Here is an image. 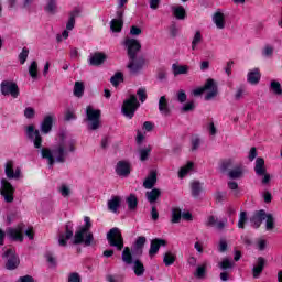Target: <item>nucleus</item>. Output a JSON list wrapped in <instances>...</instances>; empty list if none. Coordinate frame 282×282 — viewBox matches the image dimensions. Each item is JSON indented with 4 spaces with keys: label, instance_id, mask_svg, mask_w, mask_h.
I'll return each mask as SVG.
<instances>
[{
    "label": "nucleus",
    "instance_id": "obj_47",
    "mask_svg": "<svg viewBox=\"0 0 282 282\" xmlns=\"http://www.w3.org/2000/svg\"><path fill=\"white\" fill-rule=\"evenodd\" d=\"M220 270H231V268L235 265L230 259L225 258L223 261L218 264Z\"/></svg>",
    "mask_w": 282,
    "mask_h": 282
},
{
    "label": "nucleus",
    "instance_id": "obj_55",
    "mask_svg": "<svg viewBox=\"0 0 282 282\" xmlns=\"http://www.w3.org/2000/svg\"><path fill=\"white\" fill-rule=\"evenodd\" d=\"M274 54V47L267 45L264 46L262 51V56H265L267 58H270Z\"/></svg>",
    "mask_w": 282,
    "mask_h": 282
},
{
    "label": "nucleus",
    "instance_id": "obj_2",
    "mask_svg": "<svg viewBox=\"0 0 282 282\" xmlns=\"http://www.w3.org/2000/svg\"><path fill=\"white\" fill-rule=\"evenodd\" d=\"M85 226H80L77 228L74 235L73 243L75 246H80V243H84V246H91L94 243V234L89 230H91V218L89 216L84 217Z\"/></svg>",
    "mask_w": 282,
    "mask_h": 282
},
{
    "label": "nucleus",
    "instance_id": "obj_29",
    "mask_svg": "<svg viewBox=\"0 0 282 282\" xmlns=\"http://www.w3.org/2000/svg\"><path fill=\"white\" fill-rule=\"evenodd\" d=\"M254 171L258 176L265 175V173H268V170L265 169V160H263V158H258L256 160Z\"/></svg>",
    "mask_w": 282,
    "mask_h": 282
},
{
    "label": "nucleus",
    "instance_id": "obj_40",
    "mask_svg": "<svg viewBox=\"0 0 282 282\" xmlns=\"http://www.w3.org/2000/svg\"><path fill=\"white\" fill-rule=\"evenodd\" d=\"M126 202L128 204L129 210H135V208H138V197H135V195L130 194Z\"/></svg>",
    "mask_w": 282,
    "mask_h": 282
},
{
    "label": "nucleus",
    "instance_id": "obj_31",
    "mask_svg": "<svg viewBox=\"0 0 282 282\" xmlns=\"http://www.w3.org/2000/svg\"><path fill=\"white\" fill-rule=\"evenodd\" d=\"M172 72H173L174 76H181V75H184V74H188V72H191V66L173 64L172 65Z\"/></svg>",
    "mask_w": 282,
    "mask_h": 282
},
{
    "label": "nucleus",
    "instance_id": "obj_1",
    "mask_svg": "<svg viewBox=\"0 0 282 282\" xmlns=\"http://www.w3.org/2000/svg\"><path fill=\"white\" fill-rule=\"evenodd\" d=\"M69 153H76V139L67 137L65 133L58 135L52 150L47 148L41 150V155L44 160H47L48 166H54V162L63 164Z\"/></svg>",
    "mask_w": 282,
    "mask_h": 282
},
{
    "label": "nucleus",
    "instance_id": "obj_21",
    "mask_svg": "<svg viewBox=\"0 0 282 282\" xmlns=\"http://www.w3.org/2000/svg\"><path fill=\"white\" fill-rule=\"evenodd\" d=\"M155 184H158V171L152 170L144 180L143 187H145L147 191H151Z\"/></svg>",
    "mask_w": 282,
    "mask_h": 282
},
{
    "label": "nucleus",
    "instance_id": "obj_38",
    "mask_svg": "<svg viewBox=\"0 0 282 282\" xmlns=\"http://www.w3.org/2000/svg\"><path fill=\"white\" fill-rule=\"evenodd\" d=\"M145 243H147V237L144 236L138 237L134 242V250L139 252V254H142V249L144 248Z\"/></svg>",
    "mask_w": 282,
    "mask_h": 282
},
{
    "label": "nucleus",
    "instance_id": "obj_60",
    "mask_svg": "<svg viewBox=\"0 0 282 282\" xmlns=\"http://www.w3.org/2000/svg\"><path fill=\"white\" fill-rule=\"evenodd\" d=\"M205 274H206V267L205 265H200L196 269L195 276H197V279H204Z\"/></svg>",
    "mask_w": 282,
    "mask_h": 282
},
{
    "label": "nucleus",
    "instance_id": "obj_52",
    "mask_svg": "<svg viewBox=\"0 0 282 282\" xmlns=\"http://www.w3.org/2000/svg\"><path fill=\"white\" fill-rule=\"evenodd\" d=\"M45 10L50 14H55L56 13V0H48Z\"/></svg>",
    "mask_w": 282,
    "mask_h": 282
},
{
    "label": "nucleus",
    "instance_id": "obj_24",
    "mask_svg": "<svg viewBox=\"0 0 282 282\" xmlns=\"http://www.w3.org/2000/svg\"><path fill=\"white\" fill-rule=\"evenodd\" d=\"M159 111L162 116H171V108L169 107V99H166V96H162L159 99Z\"/></svg>",
    "mask_w": 282,
    "mask_h": 282
},
{
    "label": "nucleus",
    "instance_id": "obj_37",
    "mask_svg": "<svg viewBox=\"0 0 282 282\" xmlns=\"http://www.w3.org/2000/svg\"><path fill=\"white\" fill-rule=\"evenodd\" d=\"M152 148L151 145L139 149V158L141 162H147L149 160V155L151 154Z\"/></svg>",
    "mask_w": 282,
    "mask_h": 282
},
{
    "label": "nucleus",
    "instance_id": "obj_6",
    "mask_svg": "<svg viewBox=\"0 0 282 282\" xmlns=\"http://www.w3.org/2000/svg\"><path fill=\"white\" fill-rule=\"evenodd\" d=\"M0 91L2 96H11V98H19V85L13 80H2L0 84Z\"/></svg>",
    "mask_w": 282,
    "mask_h": 282
},
{
    "label": "nucleus",
    "instance_id": "obj_12",
    "mask_svg": "<svg viewBox=\"0 0 282 282\" xmlns=\"http://www.w3.org/2000/svg\"><path fill=\"white\" fill-rule=\"evenodd\" d=\"M124 45L128 50V58H133V56H138V52L142 50L140 41L135 39L127 37L124 40Z\"/></svg>",
    "mask_w": 282,
    "mask_h": 282
},
{
    "label": "nucleus",
    "instance_id": "obj_59",
    "mask_svg": "<svg viewBox=\"0 0 282 282\" xmlns=\"http://www.w3.org/2000/svg\"><path fill=\"white\" fill-rule=\"evenodd\" d=\"M214 197L216 202L221 203V202H226L227 194L226 192H216Z\"/></svg>",
    "mask_w": 282,
    "mask_h": 282
},
{
    "label": "nucleus",
    "instance_id": "obj_13",
    "mask_svg": "<svg viewBox=\"0 0 282 282\" xmlns=\"http://www.w3.org/2000/svg\"><path fill=\"white\" fill-rule=\"evenodd\" d=\"M26 135L29 140H32L35 149H41V144H43V138L41 137V132L34 129V126H29L26 128Z\"/></svg>",
    "mask_w": 282,
    "mask_h": 282
},
{
    "label": "nucleus",
    "instance_id": "obj_3",
    "mask_svg": "<svg viewBox=\"0 0 282 282\" xmlns=\"http://www.w3.org/2000/svg\"><path fill=\"white\" fill-rule=\"evenodd\" d=\"M139 108L140 101H138V97H135V95H130V97L123 101L121 111L126 118L131 120Z\"/></svg>",
    "mask_w": 282,
    "mask_h": 282
},
{
    "label": "nucleus",
    "instance_id": "obj_63",
    "mask_svg": "<svg viewBox=\"0 0 282 282\" xmlns=\"http://www.w3.org/2000/svg\"><path fill=\"white\" fill-rule=\"evenodd\" d=\"M34 113H35V111H34V108H32V107H28L24 110V116L28 119L34 118Z\"/></svg>",
    "mask_w": 282,
    "mask_h": 282
},
{
    "label": "nucleus",
    "instance_id": "obj_56",
    "mask_svg": "<svg viewBox=\"0 0 282 282\" xmlns=\"http://www.w3.org/2000/svg\"><path fill=\"white\" fill-rule=\"evenodd\" d=\"M137 96H139V99L141 102L147 101V88H139L137 90Z\"/></svg>",
    "mask_w": 282,
    "mask_h": 282
},
{
    "label": "nucleus",
    "instance_id": "obj_4",
    "mask_svg": "<svg viewBox=\"0 0 282 282\" xmlns=\"http://www.w3.org/2000/svg\"><path fill=\"white\" fill-rule=\"evenodd\" d=\"M100 110L94 109L91 106L86 107V122H88L90 131L100 129Z\"/></svg>",
    "mask_w": 282,
    "mask_h": 282
},
{
    "label": "nucleus",
    "instance_id": "obj_58",
    "mask_svg": "<svg viewBox=\"0 0 282 282\" xmlns=\"http://www.w3.org/2000/svg\"><path fill=\"white\" fill-rule=\"evenodd\" d=\"M59 193H61L62 197H69V195H72V189H69V187H67V185H62L59 187Z\"/></svg>",
    "mask_w": 282,
    "mask_h": 282
},
{
    "label": "nucleus",
    "instance_id": "obj_26",
    "mask_svg": "<svg viewBox=\"0 0 282 282\" xmlns=\"http://www.w3.org/2000/svg\"><path fill=\"white\" fill-rule=\"evenodd\" d=\"M247 80L250 85H259V80H261V72H259V68L251 69L247 75Z\"/></svg>",
    "mask_w": 282,
    "mask_h": 282
},
{
    "label": "nucleus",
    "instance_id": "obj_30",
    "mask_svg": "<svg viewBox=\"0 0 282 282\" xmlns=\"http://www.w3.org/2000/svg\"><path fill=\"white\" fill-rule=\"evenodd\" d=\"M145 197L150 204H155V202H158V198L162 197V191H160L159 188H153L145 193Z\"/></svg>",
    "mask_w": 282,
    "mask_h": 282
},
{
    "label": "nucleus",
    "instance_id": "obj_57",
    "mask_svg": "<svg viewBox=\"0 0 282 282\" xmlns=\"http://www.w3.org/2000/svg\"><path fill=\"white\" fill-rule=\"evenodd\" d=\"M83 279L80 278V274L77 272H73L68 274V282H82Z\"/></svg>",
    "mask_w": 282,
    "mask_h": 282
},
{
    "label": "nucleus",
    "instance_id": "obj_23",
    "mask_svg": "<svg viewBox=\"0 0 282 282\" xmlns=\"http://www.w3.org/2000/svg\"><path fill=\"white\" fill-rule=\"evenodd\" d=\"M107 61V55L105 53L97 52L89 57V65L98 67Z\"/></svg>",
    "mask_w": 282,
    "mask_h": 282
},
{
    "label": "nucleus",
    "instance_id": "obj_25",
    "mask_svg": "<svg viewBox=\"0 0 282 282\" xmlns=\"http://www.w3.org/2000/svg\"><path fill=\"white\" fill-rule=\"evenodd\" d=\"M117 17H118V19H113L110 22V30L112 32H121L122 31V25H123L122 11H118Z\"/></svg>",
    "mask_w": 282,
    "mask_h": 282
},
{
    "label": "nucleus",
    "instance_id": "obj_48",
    "mask_svg": "<svg viewBox=\"0 0 282 282\" xmlns=\"http://www.w3.org/2000/svg\"><path fill=\"white\" fill-rule=\"evenodd\" d=\"M265 228L267 230H273L274 229V216L272 214H265Z\"/></svg>",
    "mask_w": 282,
    "mask_h": 282
},
{
    "label": "nucleus",
    "instance_id": "obj_11",
    "mask_svg": "<svg viewBox=\"0 0 282 282\" xmlns=\"http://www.w3.org/2000/svg\"><path fill=\"white\" fill-rule=\"evenodd\" d=\"M203 89L206 93L205 100H213V98H216L217 94H219L217 83L213 78L206 80Z\"/></svg>",
    "mask_w": 282,
    "mask_h": 282
},
{
    "label": "nucleus",
    "instance_id": "obj_61",
    "mask_svg": "<svg viewBox=\"0 0 282 282\" xmlns=\"http://www.w3.org/2000/svg\"><path fill=\"white\" fill-rule=\"evenodd\" d=\"M75 25H76V18L74 15H70L66 23V30H68V31L74 30Z\"/></svg>",
    "mask_w": 282,
    "mask_h": 282
},
{
    "label": "nucleus",
    "instance_id": "obj_33",
    "mask_svg": "<svg viewBox=\"0 0 282 282\" xmlns=\"http://www.w3.org/2000/svg\"><path fill=\"white\" fill-rule=\"evenodd\" d=\"M172 12L175 19H178L181 21L186 19V9H184V7L182 6H173Z\"/></svg>",
    "mask_w": 282,
    "mask_h": 282
},
{
    "label": "nucleus",
    "instance_id": "obj_34",
    "mask_svg": "<svg viewBox=\"0 0 282 282\" xmlns=\"http://www.w3.org/2000/svg\"><path fill=\"white\" fill-rule=\"evenodd\" d=\"M121 259L123 263H127V265H131L133 263V256L131 254V249L129 247H126L121 253Z\"/></svg>",
    "mask_w": 282,
    "mask_h": 282
},
{
    "label": "nucleus",
    "instance_id": "obj_41",
    "mask_svg": "<svg viewBox=\"0 0 282 282\" xmlns=\"http://www.w3.org/2000/svg\"><path fill=\"white\" fill-rule=\"evenodd\" d=\"M193 162H188L185 166L181 167L180 172H178V177L181 180H183V177H186V175H188V173H191V171H193Z\"/></svg>",
    "mask_w": 282,
    "mask_h": 282
},
{
    "label": "nucleus",
    "instance_id": "obj_8",
    "mask_svg": "<svg viewBox=\"0 0 282 282\" xmlns=\"http://www.w3.org/2000/svg\"><path fill=\"white\" fill-rule=\"evenodd\" d=\"M2 259H6V268L7 270H17L19 268V256H17V250L14 249H8L3 256Z\"/></svg>",
    "mask_w": 282,
    "mask_h": 282
},
{
    "label": "nucleus",
    "instance_id": "obj_45",
    "mask_svg": "<svg viewBox=\"0 0 282 282\" xmlns=\"http://www.w3.org/2000/svg\"><path fill=\"white\" fill-rule=\"evenodd\" d=\"M163 263L167 267L173 265V263H175V254L171 251L166 252L163 257Z\"/></svg>",
    "mask_w": 282,
    "mask_h": 282
},
{
    "label": "nucleus",
    "instance_id": "obj_20",
    "mask_svg": "<svg viewBox=\"0 0 282 282\" xmlns=\"http://www.w3.org/2000/svg\"><path fill=\"white\" fill-rule=\"evenodd\" d=\"M228 224V219L219 220L215 216H209L207 219V226H212V228H215L216 230H224L226 228V225Z\"/></svg>",
    "mask_w": 282,
    "mask_h": 282
},
{
    "label": "nucleus",
    "instance_id": "obj_19",
    "mask_svg": "<svg viewBox=\"0 0 282 282\" xmlns=\"http://www.w3.org/2000/svg\"><path fill=\"white\" fill-rule=\"evenodd\" d=\"M161 246H166V240L160 239V238L151 240L150 250H149V257H151V259H153V257H155V254L160 252Z\"/></svg>",
    "mask_w": 282,
    "mask_h": 282
},
{
    "label": "nucleus",
    "instance_id": "obj_64",
    "mask_svg": "<svg viewBox=\"0 0 282 282\" xmlns=\"http://www.w3.org/2000/svg\"><path fill=\"white\" fill-rule=\"evenodd\" d=\"M18 282H34V278L32 275H24L19 278Z\"/></svg>",
    "mask_w": 282,
    "mask_h": 282
},
{
    "label": "nucleus",
    "instance_id": "obj_42",
    "mask_svg": "<svg viewBox=\"0 0 282 282\" xmlns=\"http://www.w3.org/2000/svg\"><path fill=\"white\" fill-rule=\"evenodd\" d=\"M191 191L193 197H199V193H202V183L194 181L191 183Z\"/></svg>",
    "mask_w": 282,
    "mask_h": 282
},
{
    "label": "nucleus",
    "instance_id": "obj_36",
    "mask_svg": "<svg viewBox=\"0 0 282 282\" xmlns=\"http://www.w3.org/2000/svg\"><path fill=\"white\" fill-rule=\"evenodd\" d=\"M83 94H85V84L83 82H76L74 86L75 98H83Z\"/></svg>",
    "mask_w": 282,
    "mask_h": 282
},
{
    "label": "nucleus",
    "instance_id": "obj_32",
    "mask_svg": "<svg viewBox=\"0 0 282 282\" xmlns=\"http://www.w3.org/2000/svg\"><path fill=\"white\" fill-rule=\"evenodd\" d=\"M202 41H204V37L202 36V32L196 31L192 39V52H197V50H199V45H202Z\"/></svg>",
    "mask_w": 282,
    "mask_h": 282
},
{
    "label": "nucleus",
    "instance_id": "obj_50",
    "mask_svg": "<svg viewBox=\"0 0 282 282\" xmlns=\"http://www.w3.org/2000/svg\"><path fill=\"white\" fill-rule=\"evenodd\" d=\"M246 88L243 86H240L237 88L236 94L234 95L235 100H243L246 98Z\"/></svg>",
    "mask_w": 282,
    "mask_h": 282
},
{
    "label": "nucleus",
    "instance_id": "obj_51",
    "mask_svg": "<svg viewBox=\"0 0 282 282\" xmlns=\"http://www.w3.org/2000/svg\"><path fill=\"white\" fill-rule=\"evenodd\" d=\"M29 55H30V50H28V47H23L22 52L19 54V61L21 65H25V61H28Z\"/></svg>",
    "mask_w": 282,
    "mask_h": 282
},
{
    "label": "nucleus",
    "instance_id": "obj_18",
    "mask_svg": "<svg viewBox=\"0 0 282 282\" xmlns=\"http://www.w3.org/2000/svg\"><path fill=\"white\" fill-rule=\"evenodd\" d=\"M212 21L217 30H224L226 28V14L221 11H216L212 17Z\"/></svg>",
    "mask_w": 282,
    "mask_h": 282
},
{
    "label": "nucleus",
    "instance_id": "obj_10",
    "mask_svg": "<svg viewBox=\"0 0 282 282\" xmlns=\"http://www.w3.org/2000/svg\"><path fill=\"white\" fill-rule=\"evenodd\" d=\"M25 225L23 223L19 224L15 227H9L7 229V237L11 239V241H20L23 242V230Z\"/></svg>",
    "mask_w": 282,
    "mask_h": 282
},
{
    "label": "nucleus",
    "instance_id": "obj_7",
    "mask_svg": "<svg viewBox=\"0 0 282 282\" xmlns=\"http://www.w3.org/2000/svg\"><path fill=\"white\" fill-rule=\"evenodd\" d=\"M0 194L3 196L7 204L14 202V186L8 180H1Z\"/></svg>",
    "mask_w": 282,
    "mask_h": 282
},
{
    "label": "nucleus",
    "instance_id": "obj_5",
    "mask_svg": "<svg viewBox=\"0 0 282 282\" xmlns=\"http://www.w3.org/2000/svg\"><path fill=\"white\" fill-rule=\"evenodd\" d=\"M107 241L109 246L116 248L117 250H122L124 248V238H122V232L118 227H113L107 234Z\"/></svg>",
    "mask_w": 282,
    "mask_h": 282
},
{
    "label": "nucleus",
    "instance_id": "obj_15",
    "mask_svg": "<svg viewBox=\"0 0 282 282\" xmlns=\"http://www.w3.org/2000/svg\"><path fill=\"white\" fill-rule=\"evenodd\" d=\"M116 173L119 177H129L131 175V163L129 161H119L116 166Z\"/></svg>",
    "mask_w": 282,
    "mask_h": 282
},
{
    "label": "nucleus",
    "instance_id": "obj_54",
    "mask_svg": "<svg viewBox=\"0 0 282 282\" xmlns=\"http://www.w3.org/2000/svg\"><path fill=\"white\" fill-rule=\"evenodd\" d=\"M235 164V161L231 159H227L221 163V171H228L229 169H232V165Z\"/></svg>",
    "mask_w": 282,
    "mask_h": 282
},
{
    "label": "nucleus",
    "instance_id": "obj_49",
    "mask_svg": "<svg viewBox=\"0 0 282 282\" xmlns=\"http://www.w3.org/2000/svg\"><path fill=\"white\" fill-rule=\"evenodd\" d=\"M246 221H248V213L241 212L238 220V228H246Z\"/></svg>",
    "mask_w": 282,
    "mask_h": 282
},
{
    "label": "nucleus",
    "instance_id": "obj_22",
    "mask_svg": "<svg viewBox=\"0 0 282 282\" xmlns=\"http://www.w3.org/2000/svg\"><path fill=\"white\" fill-rule=\"evenodd\" d=\"M53 124H54V116L52 115L46 116L40 126L42 133H44V135H47V133L52 131Z\"/></svg>",
    "mask_w": 282,
    "mask_h": 282
},
{
    "label": "nucleus",
    "instance_id": "obj_14",
    "mask_svg": "<svg viewBox=\"0 0 282 282\" xmlns=\"http://www.w3.org/2000/svg\"><path fill=\"white\" fill-rule=\"evenodd\" d=\"M65 228V234L58 235V246H62L63 248H65V246H67V241L74 237V224L67 223Z\"/></svg>",
    "mask_w": 282,
    "mask_h": 282
},
{
    "label": "nucleus",
    "instance_id": "obj_27",
    "mask_svg": "<svg viewBox=\"0 0 282 282\" xmlns=\"http://www.w3.org/2000/svg\"><path fill=\"white\" fill-rule=\"evenodd\" d=\"M120 204H122V198L120 196H112L108 200V210H110V213H118Z\"/></svg>",
    "mask_w": 282,
    "mask_h": 282
},
{
    "label": "nucleus",
    "instance_id": "obj_35",
    "mask_svg": "<svg viewBox=\"0 0 282 282\" xmlns=\"http://www.w3.org/2000/svg\"><path fill=\"white\" fill-rule=\"evenodd\" d=\"M132 270L135 276H143L144 275V264L140 260H135L133 262Z\"/></svg>",
    "mask_w": 282,
    "mask_h": 282
},
{
    "label": "nucleus",
    "instance_id": "obj_9",
    "mask_svg": "<svg viewBox=\"0 0 282 282\" xmlns=\"http://www.w3.org/2000/svg\"><path fill=\"white\" fill-rule=\"evenodd\" d=\"M144 65H147V59L144 57H129V62L127 64V68L130 74L137 75L141 69H144Z\"/></svg>",
    "mask_w": 282,
    "mask_h": 282
},
{
    "label": "nucleus",
    "instance_id": "obj_17",
    "mask_svg": "<svg viewBox=\"0 0 282 282\" xmlns=\"http://www.w3.org/2000/svg\"><path fill=\"white\" fill-rule=\"evenodd\" d=\"M265 212L263 209L257 210L253 213L252 217L250 218L251 226L253 228H260L263 220H265Z\"/></svg>",
    "mask_w": 282,
    "mask_h": 282
},
{
    "label": "nucleus",
    "instance_id": "obj_53",
    "mask_svg": "<svg viewBox=\"0 0 282 282\" xmlns=\"http://www.w3.org/2000/svg\"><path fill=\"white\" fill-rule=\"evenodd\" d=\"M271 90L276 96H281L282 94L281 84L279 82H271Z\"/></svg>",
    "mask_w": 282,
    "mask_h": 282
},
{
    "label": "nucleus",
    "instance_id": "obj_46",
    "mask_svg": "<svg viewBox=\"0 0 282 282\" xmlns=\"http://www.w3.org/2000/svg\"><path fill=\"white\" fill-rule=\"evenodd\" d=\"M122 80H124L122 73H116L110 78V83H111V85H113V87H118L120 85V83H122Z\"/></svg>",
    "mask_w": 282,
    "mask_h": 282
},
{
    "label": "nucleus",
    "instance_id": "obj_43",
    "mask_svg": "<svg viewBox=\"0 0 282 282\" xmlns=\"http://www.w3.org/2000/svg\"><path fill=\"white\" fill-rule=\"evenodd\" d=\"M172 224H180L182 221V209L175 207L172 209Z\"/></svg>",
    "mask_w": 282,
    "mask_h": 282
},
{
    "label": "nucleus",
    "instance_id": "obj_39",
    "mask_svg": "<svg viewBox=\"0 0 282 282\" xmlns=\"http://www.w3.org/2000/svg\"><path fill=\"white\" fill-rule=\"evenodd\" d=\"M29 74L31 78H33V80H36V78H39V63H36V61H33L29 66Z\"/></svg>",
    "mask_w": 282,
    "mask_h": 282
},
{
    "label": "nucleus",
    "instance_id": "obj_62",
    "mask_svg": "<svg viewBox=\"0 0 282 282\" xmlns=\"http://www.w3.org/2000/svg\"><path fill=\"white\" fill-rule=\"evenodd\" d=\"M176 98L178 102H186V91L183 89L178 90L176 94Z\"/></svg>",
    "mask_w": 282,
    "mask_h": 282
},
{
    "label": "nucleus",
    "instance_id": "obj_28",
    "mask_svg": "<svg viewBox=\"0 0 282 282\" xmlns=\"http://www.w3.org/2000/svg\"><path fill=\"white\" fill-rule=\"evenodd\" d=\"M263 268H265V259L263 257H259L257 260V265L253 267V279H259L261 276V272H263Z\"/></svg>",
    "mask_w": 282,
    "mask_h": 282
},
{
    "label": "nucleus",
    "instance_id": "obj_16",
    "mask_svg": "<svg viewBox=\"0 0 282 282\" xmlns=\"http://www.w3.org/2000/svg\"><path fill=\"white\" fill-rule=\"evenodd\" d=\"M4 173L8 180H19L21 177V169L17 167L14 171V163L12 161L6 163Z\"/></svg>",
    "mask_w": 282,
    "mask_h": 282
},
{
    "label": "nucleus",
    "instance_id": "obj_44",
    "mask_svg": "<svg viewBox=\"0 0 282 282\" xmlns=\"http://www.w3.org/2000/svg\"><path fill=\"white\" fill-rule=\"evenodd\" d=\"M228 176H229L231 180H239V178L243 177V169H241V167H236V169L231 170V171L228 173Z\"/></svg>",
    "mask_w": 282,
    "mask_h": 282
}]
</instances>
